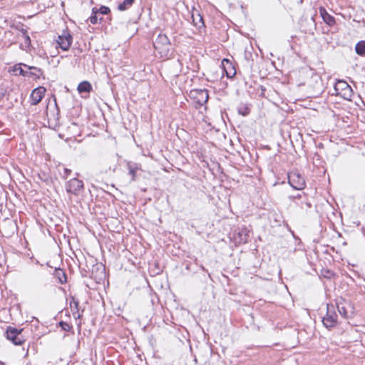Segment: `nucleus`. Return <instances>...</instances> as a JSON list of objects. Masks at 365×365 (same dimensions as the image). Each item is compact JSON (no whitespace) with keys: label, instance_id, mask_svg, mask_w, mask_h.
I'll return each instance as SVG.
<instances>
[{"label":"nucleus","instance_id":"f257e3e1","mask_svg":"<svg viewBox=\"0 0 365 365\" xmlns=\"http://www.w3.org/2000/svg\"><path fill=\"white\" fill-rule=\"evenodd\" d=\"M153 45L156 55H159L160 58H168L170 56L171 46L166 35L159 34Z\"/></svg>","mask_w":365,"mask_h":365},{"label":"nucleus","instance_id":"f03ea898","mask_svg":"<svg viewBox=\"0 0 365 365\" xmlns=\"http://www.w3.org/2000/svg\"><path fill=\"white\" fill-rule=\"evenodd\" d=\"M22 332L23 329H17L14 327H9L6 331V336L14 344L21 345L26 340Z\"/></svg>","mask_w":365,"mask_h":365},{"label":"nucleus","instance_id":"7ed1b4c3","mask_svg":"<svg viewBox=\"0 0 365 365\" xmlns=\"http://www.w3.org/2000/svg\"><path fill=\"white\" fill-rule=\"evenodd\" d=\"M322 322L327 328H332L336 324L337 314L334 305H327V314L322 318Z\"/></svg>","mask_w":365,"mask_h":365},{"label":"nucleus","instance_id":"20e7f679","mask_svg":"<svg viewBox=\"0 0 365 365\" xmlns=\"http://www.w3.org/2000/svg\"><path fill=\"white\" fill-rule=\"evenodd\" d=\"M289 185L296 190H302L305 185L304 178L297 172H292L288 175Z\"/></svg>","mask_w":365,"mask_h":365},{"label":"nucleus","instance_id":"39448f33","mask_svg":"<svg viewBox=\"0 0 365 365\" xmlns=\"http://www.w3.org/2000/svg\"><path fill=\"white\" fill-rule=\"evenodd\" d=\"M83 188V181L74 178L67 182L66 185V191L69 193L77 195Z\"/></svg>","mask_w":365,"mask_h":365},{"label":"nucleus","instance_id":"423d86ee","mask_svg":"<svg viewBox=\"0 0 365 365\" xmlns=\"http://www.w3.org/2000/svg\"><path fill=\"white\" fill-rule=\"evenodd\" d=\"M73 38L68 31H63L61 35L58 36L57 43L63 51H67L72 43Z\"/></svg>","mask_w":365,"mask_h":365},{"label":"nucleus","instance_id":"0eeeda50","mask_svg":"<svg viewBox=\"0 0 365 365\" xmlns=\"http://www.w3.org/2000/svg\"><path fill=\"white\" fill-rule=\"evenodd\" d=\"M46 88L40 86L35 88L31 94V102L32 105L38 104L45 96Z\"/></svg>","mask_w":365,"mask_h":365},{"label":"nucleus","instance_id":"6e6552de","mask_svg":"<svg viewBox=\"0 0 365 365\" xmlns=\"http://www.w3.org/2000/svg\"><path fill=\"white\" fill-rule=\"evenodd\" d=\"M192 95L194 98L196 99L197 103L202 106L205 104L209 98L208 93L207 90H196L192 91Z\"/></svg>","mask_w":365,"mask_h":365},{"label":"nucleus","instance_id":"1a4fd4ad","mask_svg":"<svg viewBox=\"0 0 365 365\" xmlns=\"http://www.w3.org/2000/svg\"><path fill=\"white\" fill-rule=\"evenodd\" d=\"M319 13L324 21L329 26H333L335 24L334 18L331 16L324 7L319 8Z\"/></svg>","mask_w":365,"mask_h":365},{"label":"nucleus","instance_id":"9d476101","mask_svg":"<svg viewBox=\"0 0 365 365\" xmlns=\"http://www.w3.org/2000/svg\"><path fill=\"white\" fill-rule=\"evenodd\" d=\"M222 63L226 73V76L228 78H232L235 75V70L229 60L225 58Z\"/></svg>","mask_w":365,"mask_h":365},{"label":"nucleus","instance_id":"9b49d317","mask_svg":"<svg viewBox=\"0 0 365 365\" xmlns=\"http://www.w3.org/2000/svg\"><path fill=\"white\" fill-rule=\"evenodd\" d=\"M347 306H349V305L348 303H346L345 302H337V304H336L337 310H338L339 313L340 314V315L344 318L348 317Z\"/></svg>","mask_w":365,"mask_h":365},{"label":"nucleus","instance_id":"f8f14e48","mask_svg":"<svg viewBox=\"0 0 365 365\" xmlns=\"http://www.w3.org/2000/svg\"><path fill=\"white\" fill-rule=\"evenodd\" d=\"M77 90L79 93H90L92 91V86L88 81H83L78 84Z\"/></svg>","mask_w":365,"mask_h":365},{"label":"nucleus","instance_id":"ddd939ff","mask_svg":"<svg viewBox=\"0 0 365 365\" xmlns=\"http://www.w3.org/2000/svg\"><path fill=\"white\" fill-rule=\"evenodd\" d=\"M12 71L14 73V75L16 76H18V75H22L24 76H26L29 74V72L26 71H24L22 68H21V64H19V65H15L12 69L11 70L10 68L9 69V72H11Z\"/></svg>","mask_w":365,"mask_h":365},{"label":"nucleus","instance_id":"4468645a","mask_svg":"<svg viewBox=\"0 0 365 365\" xmlns=\"http://www.w3.org/2000/svg\"><path fill=\"white\" fill-rule=\"evenodd\" d=\"M349 86V85L344 81H338L334 85V90L336 91V94L339 95V93L342 92Z\"/></svg>","mask_w":365,"mask_h":365},{"label":"nucleus","instance_id":"2eb2a0df","mask_svg":"<svg viewBox=\"0 0 365 365\" xmlns=\"http://www.w3.org/2000/svg\"><path fill=\"white\" fill-rule=\"evenodd\" d=\"M338 96H340L344 99L351 100L353 96V91L350 86L345 88L342 92L339 93Z\"/></svg>","mask_w":365,"mask_h":365},{"label":"nucleus","instance_id":"dca6fc26","mask_svg":"<svg viewBox=\"0 0 365 365\" xmlns=\"http://www.w3.org/2000/svg\"><path fill=\"white\" fill-rule=\"evenodd\" d=\"M134 1L135 0H124L118 5V9L121 11H125L133 5Z\"/></svg>","mask_w":365,"mask_h":365},{"label":"nucleus","instance_id":"f3484780","mask_svg":"<svg viewBox=\"0 0 365 365\" xmlns=\"http://www.w3.org/2000/svg\"><path fill=\"white\" fill-rule=\"evenodd\" d=\"M355 50L357 54L365 56V41H360L356 43Z\"/></svg>","mask_w":365,"mask_h":365},{"label":"nucleus","instance_id":"a211bd4d","mask_svg":"<svg viewBox=\"0 0 365 365\" xmlns=\"http://www.w3.org/2000/svg\"><path fill=\"white\" fill-rule=\"evenodd\" d=\"M193 23L195 26L200 28L201 26H204V22L202 16L200 14H197V16L195 17V15H192Z\"/></svg>","mask_w":365,"mask_h":365},{"label":"nucleus","instance_id":"6ab92c4d","mask_svg":"<svg viewBox=\"0 0 365 365\" xmlns=\"http://www.w3.org/2000/svg\"><path fill=\"white\" fill-rule=\"evenodd\" d=\"M128 173L131 175V181L135 180V174L138 170V168L134 166L131 163H128Z\"/></svg>","mask_w":365,"mask_h":365},{"label":"nucleus","instance_id":"aec40b11","mask_svg":"<svg viewBox=\"0 0 365 365\" xmlns=\"http://www.w3.org/2000/svg\"><path fill=\"white\" fill-rule=\"evenodd\" d=\"M55 275L58 277L59 282L63 284L66 282V274L61 269H56L55 271Z\"/></svg>","mask_w":365,"mask_h":365},{"label":"nucleus","instance_id":"412c9836","mask_svg":"<svg viewBox=\"0 0 365 365\" xmlns=\"http://www.w3.org/2000/svg\"><path fill=\"white\" fill-rule=\"evenodd\" d=\"M24 67H27L29 70H34V71H35V72H33V73L29 72V73H31V75H34V76H36L39 77V76H40V75H41V73H41V69H38V68H36V67H28V66H27L26 65H25V64H24Z\"/></svg>","mask_w":365,"mask_h":365},{"label":"nucleus","instance_id":"4be33fe9","mask_svg":"<svg viewBox=\"0 0 365 365\" xmlns=\"http://www.w3.org/2000/svg\"><path fill=\"white\" fill-rule=\"evenodd\" d=\"M60 327L66 331H69L71 329V326L65 322H61L59 323Z\"/></svg>","mask_w":365,"mask_h":365},{"label":"nucleus","instance_id":"5701e85b","mask_svg":"<svg viewBox=\"0 0 365 365\" xmlns=\"http://www.w3.org/2000/svg\"><path fill=\"white\" fill-rule=\"evenodd\" d=\"M93 12L94 14L91 16L89 19L91 24H95L98 22L97 12L94 11V9H93Z\"/></svg>","mask_w":365,"mask_h":365},{"label":"nucleus","instance_id":"b1692460","mask_svg":"<svg viewBox=\"0 0 365 365\" xmlns=\"http://www.w3.org/2000/svg\"><path fill=\"white\" fill-rule=\"evenodd\" d=\"M99 11L102 14H107L110 12V9L107 6H103L100 8Z\"/></svg>","mask_w":365,"mask_h":365},{"label":"nucleus","instance_id":"393cba45","mask_svg":"<svg viewBox=\"0 0 365 365\" xmlns=\"http://www.w3.org/2000/svg\"><path fill=\"white\" fill-rule=\"evenodd\" d=\"M239 113L242 115H247L249 113V109L247 108H245L242 110L239 109Z\"/></svg>","mask_w":365,"mask_h":365},{"label":"nucleus","instance_id":"a878e982","mask_svg":"<svg viewBox=\"0 0 365 365\" xmlns=\"http://www.w3.org/2000/svg\"><path fill=\"white\" fill-rule=\"evenodd\" d=\"M71 173V170L64 168L63 177L66 178L70 175Z\"/></svg>","mask_w":365,"mask_h":365},{"label":"nucleus","instance_id":"bb28decb","mask_svg":"<svg viewBox=\"0 0 365 365\" xmlns=\"http://www.w3.org/2000/svg\"><path fill=\"white\" fill-rule=\"evenodd\" d=\"M247 238H248V235L247 234H245L244 235V237L243 238H241L240 240V242L242 243H246L247 241Z\"/></svg>","mask_w":365,"mask_h":365},{"label":"nucleus","instance_id":"cd10ccee","mask_svg":"<svg viewBox=\"0 0 365 365\" xmlns=\"http://www.w3.org/2000/svg\"><path fill=\"white\" fill-rule=\"evenodd\" d=\"M25 38H26V41H28V42L30 41V38L29 36H26Z\"/></svg>","mask_w":365,"mask_h":365},{"label":"nucleus","instance_id":"c85d7f7f","mask_svg":"<svg viewBox=\"0 0 365 365\" xmlns=\"http://www.w3.org/2000/svg\"><path fill=\"white\" fill-rule=\"evenodd\" d=\"M306 205H307V206L308 207H310V206H311V205H310L309 203H306Z\"/></svg>","mask_w":365,"mask_h":365},{"label":"nucleus","instance_id":"c756f323","mask_svg":"<svg viewBox=\"0 0 365 365\" xmlns=\"http://www.w3.org/2000/svg\"><path fill=\"white\" fill-rule=\"evenodd\" d=\"M178 62H180V63L182 64V62L180 59H178Z\"/></svg>","mask_w":365,"mask_h":365}]
</instances>
